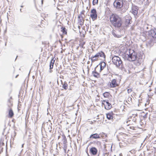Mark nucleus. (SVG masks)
<instances>
[{
	"label": "nucleus",
	"instance_id": "2",
	"mask_svg": "<svg viewBox=\"0 0 156 156\" xmlns=\"http://www.w3.org/2000/svg\"><path fill=\"white\" fill-rule=\"evenodd\" d=\"M121 80L115 78L112 79L108 83V86L110 88H115L118 87L120 83Z\"/></svg>",
	"mask_w": 156,
	"mask_h": 156
},
{
	"label": "nucleus",
	"instance_id": "28",
	"mask_svg": "<svg viewBox=\"0 0 156 156\" xmlns=\"http://www.w3.org/2000/svg\"><path fill=\"white\" fill-rule=\"evenodd\" d=\"M91 59V61H86L87 62V64H90V66H91L92 65V61Z\"/></svg>",
	"mask_w": 156,
	"mask_h": 156
},
{
	"label": "nucleus",
	"instance_id": "29",
	"mask_svg": "<svg viewBox=\"0 0 156 156\" xmlns=\"http://www.w3.org/2000/svg\"><path fill=\"white\" fill-rule=\"evenodd\" d=\"M4 144L3 142V141L2 140H0V147L4 146Z\"/></svg>",
	"mask_w": 156,
	"mask_h": 156
},
{
	"label": "nucleus",
	"instance_id": "11",
	"mask_svg": "<svg viewBox=\"0 0 156 156\" xmlns=\"http://www.w3.org/2000/svg\"><path fill=\"white\" fill-rule=\"evenodd\" d=\"M113 63L117 66H119L122 63L121 59H112Z\"/></svg>",
	"mask_w": 156,
	"mask_h": 156
},
{
	"label": "nucleus",
	"instance_id": "32",
	"mask_svg": "<svg viewBox=\"0 0 156 156\" xmlns=\"http://www.w3.org/2000/svg\"><path fill=\"white\" fill-rule=\"evenodd\" d=\"M43 0H42V1H41V3H42V4H43Z\"/></svg>",
	"mask_w": 156,
	"mask_h": 156
},
{
	"label": "nucleus",
	"instance_id": "38",
	"mask_svg": "<svg viewBox=\"0 0 156 156\" xmlns=\"http://www.w3.org/2000/svg\"><path fill=\"white\" fill-rule=\"evenodd\" d=\"M17 56H16V58H17Z\"/></svg>",
	"mask_w": 156,
	"mask_h": 156
},
{
	"label": "nucleus",
	"instance_id": "9",
	"mask_svg": "<svg viewBox=\"0 0 156 156\" xmlns=\"http://www.w3.org/2000/svg\"><path fill=\"white\" fill-rule=\"evenodd\" d=\"M127 126L126 129L129 131H131L132 130H135L136 128V125H135L133 123H127Z\"/></svg>",
	"mask_w": 156,
	"mask_h": 156
},
{
	"label": "nucleus",
	"instance_id": "36",
	"mask_svg": "<svg viewBox=\"0 0 156 156\" xmlns=\"http://www.w3.org/2000/svg\"><path fill=\"white\" fill-rule=\"evenodd\" d=\"M9 102H10V103H11V101H10V100H9Z\"/></svg>",
	"mask_w": 156,
	"mask_h": 156
},
{
	"label": "nucleus",
	"instance_id": "14",
	"mask_svg": "<svg viewBox=\"0 0 156 156\" xmlns=\"http://www.w3.org/2000/svg\"><path fill=\"white\" fill-rule=\"evenodd\" d=\"M138 7L135 6H133L132 7V9L131 11L134 15H137L138 13Z\"/></svg>",
	"mask_w": 156,
	"mask_h": 156
},
{
	"label": "nucleus",
	"instance_id": "5",
	"mask_svg": "<svg viewBox=\"0 0 156 156\" xmlns=\"http://www.w3.org/2000/svg\"><path fill=\"white\" fill-rule=\"evenodd\" d=\"M84 11H82L78 17V23L81 26L83 25L84 21L83 16L84 15Z\"/></svg>",
	"mask_w": 156,
	"mask_h": 156
},
{
	"label": "nucleus",
	"instance_id": "34",
	"mask_svg": "<svg viewBox=\"0 0 156 156\" xmlns=\"http://www.w3.org/2000/svg\"><path fill=\"white\" fill-rule=\"evenodd\" d=\"M10 99H12V97H10Z\"/></svg>",
	"mask_w": 156,
	"mask_h": 156
},
{
	"label": "nucleus",
	"instance_id": "26",
	"mask_svg": "<svg viewBox=\"0 0 156 156\" xmlns=\"http://www.w3.org/2000/svg\"><path fill=\"white\" fill-rule=\"evenodd\" d=\"M133 91V88H129V87H127V91L128 94L131 93Z\"/></svg>",
	"mask_w": 156,
	"mask_h": 156
},
{
	"label": "nucleus",
	"instance_id": "17",
	"mask_svg": "<svg viewBox=\"0 0 156 156\" xmlns=\"http://www.w3.org/2000/svg\"><path fill=\"white\" fill-rule=\"evenodd\" d=\"M90 153L94 155H96L98 152L97 149L94 147L91 148L90 149Z\"/></svg>",
	"mask_w": 156,
	"mask_h": 156
},
{
	"label": "nucleus",
	"instance_id": "27",
	"mask_svg": "<svg viewBox=\"0 0 156 156\" xmlns=\"http://www.w3.org/2000/svg\"><path fill=\"white\" fill-rule=\"evenodd\" d=\"M98 0H93V5H95L98 4Z\"/></svg>",
	"mask_w": 156,
	"mask_h": 156
},
{
	"label": "nucleus",
	"instance_id": "23",
	"mask_svg": "<svg viewBox=\"0 0 156 156\" xmlns=\"http://www.w3.org/2000/svg\"><path fill=\"white\" fill-rule=\"evenodd\" d=\"M55 60L54 59H52L51 61L50 65V69H51L53 68V65L54 64Z\"/></svg>",
	"mask_w": 156,
	"mask_h": 156
},
{
	"label": "nucleus",
	"instance_id": "16",
	"mask_svg": "<svg viewBox=\"0 0 156 156\" xmlns=\"http://www.w3.org/2000/svg\"><path fill=\"white\" fill-rule=\"evenodd\" d=\"M14 115V113L12 108H10L8 110V117L11 118L13 117Z\"/></svg>",
	"mask_w": 156,
	"mask_h": 156
},
{
	"label": "nucleus",
	"instance_id": "24",
	"mask_svg": "<svg viewBox=\"0 0 156 156\" xmlns=\"http://www.w3.org/2000/svg\"><path fill=\"white\" fill-rule=\"evenodd\" d=\"M62 87L66 90L68 89V84L66 82H64V84L62 85Z\"/></svg>",
	"mask_w": 156,
	"mask_h": 156
},
{
	"label": "nucleus",
	"instance_id": "35",
	"mask_svg": "<svg viewBox=\"0 0 156 156\" xmlns=\"http://www.w3.org/2000/svg\"><path fill=\"white\" fill-rule=\"evenodd\" d=\"M52 72V70H51L50 71V72L51 73Z\"/></svg>",
	"mask_w": 156,
	"mask_h": 156
},
{
	"label": "nucleus",
	"instance_id": "18",
	"mask_svg": "<svg viewBox=\"0 0 156 156\" xmlns=\"http://www.w3.org/2000/svg\"><path fill=\"white\" fill-rule=\"evenodd\" d=\"M90 138L92 139H97L100 138V136L98 133H96L91 135Z\"/></svg>",
	"mask_w": 156,
	"mask_h": 156
},
{
	"label": "nucleus",
	"instance_id": "37",
	"mask_svg": "<svg viewBox=\"0 0 156 156\" xmlns=\"http://www.w3.org/2000/svg\"><path fill=\"white\" fill-rule=\"evenodd\" d=\"M101 137H103V136H102V135H101Z\"/></svg>",
	"mask_w": 156,
	"mask_h": 156
},
{
	"label": "nucleus",
	"instance_id": "30",
	"mask_svg": "<svg viewBox=\"0 0 156 156\" xmlns=\"http://www.w3.org/2000/svg\"><path fill=\"white\" fill-rule=\"evenodd\" d=\"M96 143L99 145H101V142L100 141H97Z\"/></svg>",
	"mask_w": 156,
	"mask_h": 156
},
{
	"label": "nucleus",
	"instance_id": "20",
	"mask_svg": "<svg viewBox=\"0 0 156 156\" xmlns=\"http://www.w3.org/2000/svg\"><path fill=\"white\" fill-rule=\"evenodd\" d=\"M85 43L86 42L85 41H84L83 40H81L80 42L79 46L83 48H84L85 47H84V45Z\"/></svg>",
	"mask_w": 156,
	"mask_h": 156
},
{
	"label": "nucleus",
	"instance_id": "19",
	"mask_svg": "<svg viewBox=\"0 0 156 156\" xmlns=\"http://www.w3.org/2000/svg\"><path fill=\"white\" fill-rule=\"evenodd\" d=\"M114 114L112 112H109L106 114L107 118L108 119H112L113 118V115Z\"/></svg>",
	"mask_w": 156,
	"mask_h": 156
},
{
	"label": "nucleus",
	"instance_id": "12",
	"mask_svg": "<svg viewBox=\"0 0 156 156\" xmlns=\"http://www.w3.org/2000/svg\"><path fill=\"white\" fill-rule=\"evenodd\" d=\"M125 24L126 27L129 26L130 24V21L131 20V17L127 15L125 16Z\"/></svg>",
	"mask_w": 156,
	"mask_h": 156
},
{
	"label": "nucleus",
	"instance_id": "15",
	"mask_svg": "<svg viewBox=\"0 0 156 156\" xmlns=\"http://www.w3.org/2000/svg\"><path fill=\"white\" fill-rule=\"evenodd\" d=\"M99 67V72H101V71L106 67V63L104 62H101L98 66Z\"/></svg>",
	"mask_w": 156,
	"mask_h": 156
},
{
	"label": "nucleus",
	"instance_id": "33",
	"mask_svg": "<svg viewBox=\"0 0 156 156\" xmlns=\"http://www.w3.org/2000/svg\"><path fill=\"white\" fill-rule=\"evenodd\" d=\"M19 76V75H17L16 76V78H17V77Z\"/></svg>",
	"mask_w": 156,
	"mask_h": 156
},
{
	"label": "nucleus",
	"instance_id": "8",
	"mask_svg": "<svg viewBox=\"0 0 156 156\" xmlns=\"http://www.w3.org/2000/svg\"><path fill=\"white\" fill-rule=\"evenodd\" d=\"M137 115L133 114V115L130 117V119H128V121H127V123L130 122L131 123H133L135 125H136V122L137 120Z\"/></svg>",
	"mask_w": 156,
	"mask_h": 156
},
{
	"label": "nucleus",
	"instance_id": "6",
	"mask_svg": "<svg viewBox=\"0 0 156 156\" xmlns=\"http://www.w3.org/2000/svg\"><path fill=\"white\" fill-rule=\"evenodd\" d=\"M90 17L93 21H94L97 19L98 15L96 9H94L91 10Z\"/></svg>",
	"mask_w": 156,
	"mask_h": 156
},
{
	"label": "nucleus",
	"instance_id": "22",
	"mask_svg": "<svg viewBox=\"0 0 156 156\" xmlns=\"http://www.w3.org/2000/svg\"><path fill=\"white\" fill-rule=\"evenodd\" d=\"M61 31L63 35H67V30L65 27H62L61 28Z\"/></svg>",
	"mask_w": 156,
	"mask_h": 156
},
{
	"label": "nucleus",
	"instance_id": "31",
	"mask_svg": "<svg viewBox=\"0 0 156 156\" xmlns=\"http://www.w3.org/2000/svg\"><path fill=\"white\" fill-rule=\"evenodd\" d=\"M69 90H72V87H71V85L69 86Z\"/></svg>",
	"mask_w": 156,
	"mask_h": 156
},
{
	"label": "nucleus",
	"instance_id": "39",
	"mask_svg": "<svg viewBox=\"0 0 156 156\" xmlns=\"http://www.w3.org/2000/svg\"><path fill=\"white\" fill-rule=\"evenodd\" d=\"M11 105H12V104H11Z\"/></svg>",
	"mask_w": 156,
	"mask_h": 156
},
{
	"label": "nucleus",
	"instance_id": "13",
	"mask_svg": "<svg viewBox=\"0 0 156 156\" xmlns=\"http://www.w3.org/2000/svg\"><path fill=\"white\" fill-rule=\"evenodd\" d=\"M95 58H105V55L104 52L102 51H100L97 53L95 55L94 57Z\"/></svg>",
	"mask_w": 156,
	"mask_h": 156
},
{
	"label": "nucleus",
	"instance_id": "4",
	"mask_svg": "<svg viewBox=\"0 0 156 156\" xmlns=\"http://www.w3.org/2000/svg\"><path fill=\"white\" fill-rule=\"evenodd\" d=\"M102 106H104L105 108L107 110H110L112 107V105L109 103L108 100H103L101 101Z\"/></svg>",
	"mask_w": 156,
	"mask_h": 156
},
{
	"label": "nucleus",
	"instance_id": "1",
	"mask_svg": "<svg viewBox=\"0 0 156 156\" xmlns=\"http://www.w3.org/2000/svg\"><path fill=\"white\" fill-rule=\"evenodd\" d=\"M109 20L111 25L115 28H119L122 26V19L116 14L112 13L110 15Z\"/></svg>",
	"mask_w": 156,
	"mask_h": 156
},
{
	"label": "nucleus",
	"instance_id": "10",
	"mask_svg": "<svg viewBox=\"0 0 156 156\" xmlns=\"http://www.w3.org/2000/svg\"><path fill=\"white\" fill-rule=\"evenodd\" d=\"M99 67H98V66H97L94 71L92 72V74L93 76L96 78L99 77L100 76V74L97 72H99Z\"/></svg>",
	"mask_w": 156,
	"mask_h": 156
},
{
	"label": "nucleus",
	"instance_id": "25",
	"mask_svg": "<svg viewBox=\"0 0 156 156\" xmlns=\"http://www.w3.org/2000/svg\"><path fill=\"white\" fill-rule=\"evenodd\" d=\"M110 95V94L108 92H106L103 94L105 98H108Z\"/></svg>",
	"mask_w": 156,
	"mask_h": 156
},
{
	"label": "nucleus",
	"instance_id": "3",
	"mask_svg": "<svg viewBox=\"0 0 156 156\" xmlns=\"http://www.w3.org/2000/svg\"><path fill=\"white\" fill-rule=\"evenodd\" d=\"M123 3V0H115L113 3V5L116 9H120L122 8Z\"/></svg>",
	"mask_w": 156,
	"mask_h": 156
},
{
	"label": "nucleus",
	"instance_id": "7",
	"mask_svg": "<svg viewBox=\"0 0 156 156\" xmlns=\"http://www.w3.org/2000/svg\"><path fill=\"white\" fill-rule=\"evenodd\" d=\"M148 35L154 39H156V28H154L148 31Z\"/></svg>",
	"mask_w": 156,
	"mask_h": 156
},
{
	"label": "nucleus",
	"instance_id": "21",
	"mask_svg": "<svg viewBox=\"0 0 156 156\" xmlns=\"http://www.w3.org/2000/svg\"><path fill=\"white\" fill-rule=\"evenodd\" d=\"M135 53L134 52H133V53H132L131 54L130 53V52H129V57L131 58H136L137 57V56L135 55Z\"/></svg>",
	"mask_w": 156,
	"mask_h": 156
}]
</instances>
